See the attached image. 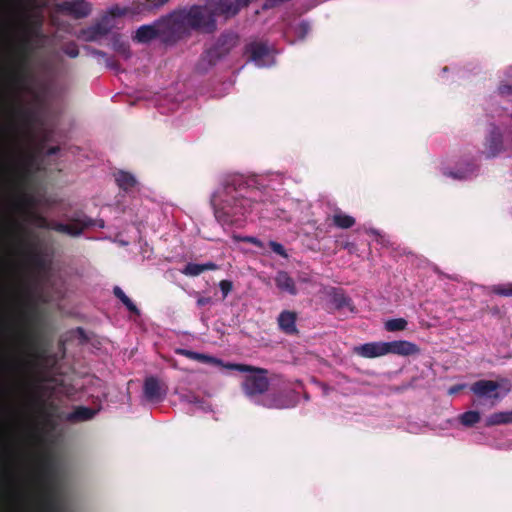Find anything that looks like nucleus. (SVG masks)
<instances>
[{
  "label": "nucleus",
  "mask_w": 512,
  "mask_h": 512,
  "mask_svg": "<svg viewBox=\"0 0 512 512\" xmlns=\"http://www.w3.org/2000/svg\"><path fill=\"white\" fill-rule=\"evenodd\" d=\"M59 151V147H51L47 150L48 155H55Z\"/></svg>",
  "instance_id": "48"
},
{
  "label": "nucleus",
  "mask_w": 512,
  "mask_h": 512,
  "mask_svg": "<svg viewBox=\"0 0 512 512\" xmlns=\"http://www.w3.org/2000/svg\"><path fill=\"white\" fill-rule=\"evenodd\" d=\"M113 293L115 297H117L131 313H134L136 315L140 314V311L137 308V306L132 302V300L124 293V291L119 286H115L113 288Z\"/></svg>",
  "instance_id": "29"
},
{
  "label": "nucleus",
  "mask_w": 512,
  "mask_h": 512,
  "mask_svg": "<svg viewBox=\"0 0 512 512\" xmlns=\"http://www.w3.org/2000/svg\"><path fill=\"white\" fill-rule=\"evenodd\" d=\"M492 291L495 294H498L501 296H512V284L495 285V286H493Z\"/></svg>",
  "instance_id": "36"
},
{
  "label": "nucleus",
  "mask_w": 512,
  "mask_h": 512,
  "mask_svg": "<svg viewBox=\"0 0 512 512\" xmlns=\"http://www.w3.org/2000/svg\"><path fill=\"white\" fill-rule=\"evenodd\" d=\"M131 16L149 15L160 9L156 0H137L130 5Z\"/></svg>",
  "instance_id": "21"
},
{
  "label": "nucleus",
  "mask_w": 512,
  "mask_h": 512,
  "mask_svg": "<svg viewBox=\"0 0 512 512\" xmlns=\"http://www.w3.org/2000/svg\"><path fill=\"white\" fill-rule=\"evenodd\" d=\"M509 387L501 391V385L493 380H478L470 385V391L476 396L475 406H485L489 409L496 406L509 392Z\"/></svg>",
  "instance_id": "5"
},
{
  "label": "nucleus",
  "mask_w": 512,
  "mask_h": 512,
  "mask_svg": "<svg viewBox=\"0 0 512 512\" xmlns=\"http://www.w3.org/2000/svg\"><path fill=\"white\" fill-rule=\"evenodd\" d=\"M112 27L113 25L109 16L105 15L95 26L90 29V32L92 33L91 39H95L98 36H104L108 34Z\"/></svg>",
  "instance_id": "27"
},
{
  "label": "nucleus",
  "mask_w": 512,
  "mask_h": 512,
  "mask_svg": "<svg viewBox=\"0 0 512 512\" xmlns=\"http://www.w3.org/2000/svg\"><path fill=\"white\" fill-rule=\"evenodd\" d=\"M246 53L249 54V60L259 68L270 67L275 63L274 50L263 42L249 43L246 46Z\"/></svg>",
  "instance_id": "10"
},
{
  "label": "nucleus",
  "mask_w": 512,
  "mask_h": 512,
  "mask_svg": "<svg viewBox=\"0 0 512 512\" xmlns=\"http://www.w3.org/2000/svg\"><path fill=\"white\" fill-rule=\"evenodd\" d=\"M115 181L125 191L133 190L138 184L133 174L122 170L115 173Z\"/></svg>",
  "instance_id": "23"
},
{
  "label": "nucleus",
  "mask_w": 512,
  "mask_h": 512,
  "mask_svg": "<svg viewBox=\"0 0 512 512\" xmlns=\"http://www.w3.org/2000/svg\"><path fill=\"white\" fill-rule=\"evenodd\" d=\"M63 51L70 58H76L79 55V49L75 43L65 45Z\"/></svg>",
  "instance_id": "38"
},
{
  "label": "nucleus",
  "mask_w": 512,
  "mask_h": 512,
  "mask_svg": "<svg viewBox=\"0 0 512 512\" xmlns=\"http://www.w3.org/2000/svg\"><path fill=\"white\" fill-rule=\"evenodd\" d=\"M333 301L337 308H343L349 305L350 299L342 294H335Z\"/></svg>",
  "instance_id": "39"
},
{
  "label": "nucleus",
  "mask_w": 512,
  "mask_h": 512,
  "mask_svg": "<svg viewBox=\"0 0 512 512\" xmlns=\"http://www.w3.org/2000/svg\"><path fill=\"white\" fill-rule=\"evenodd\" d=\"M57 8L75 19L87 17L92 10L91 4L86 0L64 1L58 4Z\"/></svg>",
  "instance_id": "14"
},
{
  "label": "nucleus",
  "mask_w": 512,
  "mask_h": 512,
  "mask_svg": "<svg viewBox=\"0 0 512 512\" xmlns=\"http://www.w3.org/2000/svg\"><path fill=\"white\" fill-rule=\"evenodd\" d=\"M333 224L341 229H348L355 224V219L342 212L340 209H336L332 216Z\"/></svg>",
  "instance_id": "26"
},
{
  "label": "nucleus",
  "mask_w": 512,
  "mask_h": 512,
  "mask_svg": "<svg viewBox=\"0 0 512 512\" xmlns=\"http://www.w3.org/2000/svg\"><path fill=\"white\" fill-rule=\"evenodd\" d=\"M477 170L478 166L475 164V162L468 160L459 163L455 170L448 167H442L441 173L444 176L450 177L454 180H468L476 175Z\"/></svg>",
  "instance_id": "15"
},
{
  "label": "nucleus",
  "mask_w": 512,
  "mask_h": 512,
  "mask_svg": "<svg viewBox=\"0 0 512 512\" xmlns=\"http://www.w3.org/2000/svg\"><path fill=\"white\" fill-rule=\"evenodd\" d=\"M181 272L186 276L195 277L202 274L204 271L202 264L190 262L183 268Z\"/></svg>",
  "instance_id": "34"
},
{
  "label": "nucleus",
  "mask_w": 512,
  "mask_h": 512,
  "mask_svg": "<svg viewBox=\"0 0 512 512\" xmlns=\"http://www.w3.org/2000/svg\"><path fill=\"white\" fill-rule=\"evenodd\" d=\"M367 232H368V233H370V234H372V235H374V236L379 237V239H378V240H379V242H380L382 245H386L385 237H384V236H382L378 230H376V229H372V228H371V229L367 230Z\"/></svg>",
  "instance_id": "44"
},
{
  "label": "nucleus",
  "mask_w": 512,
  "mask_h": 512,
  "mask_svg": "<svg viewBox=\"0 0 512 512\" xmlns=\"http://www.w3.org/2000/svg\"><path fill=\"white\" fill-rule=\"evenodd\" d=\"M243 241L251 243L258 248H264V243L256 237L247 236V237L243 238Z\"/></svg>",
  "instance_id": "42"
},
{
  "label": "nucleus",
  "mask_w": 512,
  "mask_h": 512,
  "mask_svg": "<svg viewBox=\"0 0 512 512\" xmlns=\"http://www.w3.org/2000/svg\"><path fill=\"white\" fill-rule=\"evenodd\" d=\"M193 295L197 297L196 303L198 307H203L212 303V299L210 297L201 296L198 292H194Z\"/></svg>",
  "instance_id": "41"
},
{
  "label": "nucleus",
  "mask_w": 512,
  "mask_h": 512,
  "mask_svg": "<svg viewBox=\"0 0 512 512\" xmlns=\"http://www.w3.org/2000/svg\"><path fill=\"white\" fill-rule=\"evenodd\" d=\"M298 402L294 391L267 393L261 398V406L269 409H287L295 407Z\"/></svg>",
  "instance_id": "11"
},
{
  "label": "nucleus",
  "mask_w": 512,
  "mask_h": 512,
  "mask_svg": "<svg viewBox=\"0 0 512 512\" xmlns=\"http://www.w3.org/2000/svg\"><path fill=\"white\" fill-rule=\"evenodd\" d=\"M113 49L119 53L124 59H128L131 56V51L128 43L121 41L118 37L114 38L112 43Z\"/></svg>",
  "instance_id": "32"
},
{
  "label": "nucleus",
  "mask_w": 512,
  "mask_h": 512,
  "mask_svg": "<svg viewBox=\"0 0 512 512\" xmlns=\"http://www.w3.org/2000/svg\"><path fill=\"white\" fill-rule=\"evenodd\" d=\"M349 246H354L353 244H350V243H346V247H349Z\"/></svg>",
  "instance_id": "52"
},
{
  "label": "nucleus",
  "mask_w": 512,
  "mask_h": 512,
  "mask_svg": "<svg viewBox=\"0 0 512 512\" xmlns=\"http://www.w3.org/2000/svg\"><path fill=\"white\" fill-rule=\"evenodd\" d=\"M464 388V385H455L449 388L448 393L450 395L457 394L461 389Z\"/></svg>",
  "instance_id": "47"
},
{
  "label": "nucleus",
  "mask_w": 512,
  "mask_h": 512,
  "mask_svg": "<svg viewBox=\"0 0 512 512\" xmlns=\"http://www.w3.org/2000/svg\"><path fill=\"white\" fill-rule=\"evenodd\" d=\"M219 288L222 292L223 299L228 296V294L231 292L233 285L232 282L229 280H222L219 283Z\"/></svg>",
  "instance_id": "40"
},
{
  "label": "nucleus",
  "mask_w": 512,
  "mask_h": 512,
  "mask_svg": "<svg viewBox=\"0 0 512 512\" xmlns=\"http://www.w3.org/2000/svg\"><path fill=\"white\" fill-rule=\"evenodd\" d=\"M238 42L237 35L233 33L222 34L217 43L207 50L201 57L197 70L200 73L206 72L211 66H213L220 58L226 55Z\"/></svg>",
  "instance_id": "8"
},
{
  "label": "nucleus",
  "mask_w": 512,
  "mask_h": 512,
  "mask_svg": "<svg viewBox=\"0 0 512 512\" xmlns=\"http://www.w3.org/2000/svg\"><path fill=\"white\" fill-rule=\"evenodd\" d=\"M256 180L241 174L227 175L211 196L214 216L222 226L241 227L260 202Z\"/></svg>",
  "instance_id": "1"
},
{
  "label": "nucleus",
  "mask_w": 512,
  "mask_h": 512,
  "mask_svg": "<svg viewBox=\"0 0 512 512\" xmlns=\"http://www.w3.org/2000/svg\"><path fill=\"white\" fill-rule=\"evenodd\" d=\"M354 352L364 358H376L387 355L386 342H369L354 347Z\"/></svg>",
  "instance_id": "17"
},
{
  "label": "nucleus",
  "mask_w": 512,
  "mask_h": 512,
  "mask_svg": "<svg viewBox=\"0 0 512 512\" xmlns=\"http://www.w3.org/2000/svg\"><path fill=\"white\" fill-rule=\"evenodd\" d=\"M510 423H512V410L493 413L485 420V425L488 427Z\"/></svg>",
  "instance_id": "25"
},
{
  "label": "nucleus",
  "mask_w": 512,
  "mask_h": 512,
  "mask_svg": "<svg viewBox=\"0 0 512 512\" xmlns=\"http://www.w3.org/2000/svg\"><path fill=\"white\" fill-rule=\"evenodd\" d=\"M168 387L155 376H148L143 383V397L151 403L162 402L167 395Z\"/></svg>",
  "instance_id": "12"
},
{
  "label": "nucleus",
  "mask_w": 512,
  "mask_h": 512,
  "mask_svg": "<svg viewBox=\"0 0 512 512\" xmlns=\"http://www.w3.org/2000/svg\"><path fill=\"white\" fill-rule=\"evenodd\" d=\"M203 266V271H209V270H216L218 269V265L215 264L214 262H206V263H203L202 264Z\"/></svg>",
  "instance_id": "45"
},
{
  "label": "nucleus",
  "mask_w": 512,
  "mask_h": 512,
  "mask_svg": "<svg viewBox=\"0 0 512 512\" xmlns=\"http://www.w3.org/2000/svg\"><path fill=\"white\" fill-rule=\"evenodd\" d=\"M505 74H506V77H507V79H506V80H512V67H509V68L506 70Z\"/></svg>",
  "instance_id": "49"
},
{
  "label": "nucleus",
  "mask_w": 512,
  "mask_h": 512,
  "mask_svg": "<svg viewBox=\"0 0 512 512\" xmlns=\"http://www.w3.org/2000/svg\"><path fill=\"white\" fill-rule=\"evenodd\" d=\"M104 60H105V64H106V66H107L109 69H112V70H115V71H117V70L119 69V67H118L117 63L114 61V59H113V58H111V57H109V56L107 55V57H105V59H104Z\"/></svg>",
  "instance_id": "43"
},
{
  "label": "nucleus",
  "mask_w": 512,
  "mask_h": 512,
  "mask_svg": "<svg viewBox=\"0 0 512 512\" xmlns=\"http://www.w3.org/2000/svg\"><path fill=\"white\" fill-rule=\"evenodd\" d=\"M174 43L191 35L193 31L212 33L216 30V19L203 5L178 8L166 15Z\"/></svg>",
  "instance_id": "2"
},
{
  "label": "nucleus",
  "mask_w": 512,
  "mask_h": 512,
  "mask_svg": "<svg viewBox=\"0 0 512 512\" xmlns=\"http://www.w3.org/2000/svg\"><path fill=\"white\" fill-rule=\"evenodd\" d=\"M276 287L289 295H296L297 288L294 279L286 271H278L274 277Z\"/></svg>",
  "instance_id": "19"
},
{
  "label": "nucleus",
  "mask_w": 512,
  "mask_h": 512,
  "mask_svg": "<svg viewBox=\"0 0 512 512\" xmlns=\"http://www.w3.org/2000/svg\"><path fill=\"white\" fill-rule=\"evenodd\" d=\"M175 352L178 355L185 356L189 359L196 360L198 362L213 364V365H217V366H221V367H225V365H226L222 360H220L216 357L198 353V352H194L191 350L179 348V349H176Z\"/></svg>",
  "instance_id": "20"
},
{
  "label": "nucleus",
  "mask_w": 512,
  "mask_h": 512,
  "mask_svg": "<svg viewBox=\"0 0 512 512\" xmlns=\"http://www.w3.org/2000/svg\"><path fill=\"white\" fill-rule=\"evenodd\" d=\"M385 329L389 332L402 331L407 327V321L404 318L390 319L385 322Z\"/></svg>",
  "instance_id": "31"
},
{
  "label": "nucleus",
  "mask_w": 512,
  "mask_h": 512,
  "mask_svg": "<svg viewBox=\"0 0 512 512\" xmlns=\"http://www.w3.org/2000/svg\"><path fill=\"white\" fill-rule=\"evenodd\" d=\"M126 15H131L130 6L121 7L119 5H113L108 9L107 16H109V18L111 19L114 17H121Z\"/></svg>",
  "instance_id": "33"
},
{
  "label": "nucleus",
  "mask_w": 512,
  "mask_h": 512,
  "mask_svg": "<svg viewBox=\"0 0 512 512\" xmlns=\"http://www.w3.org/2000/svg\"><path fill=\"white\" fill-rule=\"evenodd\" d=\"M252 0H205L203 7L206 11L216 16L224 15L225 17H231L236 15L242 8L246 7Z\"/></svg>",
  "instance_id": "9"
},
{
  "label": "nucleus",
  "mask_w": 512,
  "mask_h": 512,
  "mask_svg": "<svg viewBox=\"0 0 512 512\" xmlns=\"http://www.w3.org/2000/svg\"><path fill=\"white\" fill-rule=\"evenodd\" d=\"M156 38H159L165 44L174 43L166 15L154 21L152 24L140 26L133 37L138 43H149Z\"/></svg>",
  "instance_id": "7"
},
{
  "label": "nucleus",
  "mask_w": 512,
  "mask_h": 512,
  "mask_svg": "<svg viewBox=\"0 0 512 512\" xmlns=\"http://www.w3.org/2000/svg\"><path fill=\"white\" fill-rule=\"evenodd\" d=\"M224 368L248 373L242 382V389L252 402L260 405L261 398L267 394L269 388L266 372L261 369H253L248 365L235 363H227Z\"/></svg>",
  "instance_id": "4"
},
{
  "label": "nucleus",
  "mask_w": 512,
  "mask_h": 512,
  "mask_svg": "<svg viewBox=\"0 0 512 512\" xmlns=\"http://www.w3.org/2000/svg\"><path fill=\"white\" fill-rule=\"evenodd\" d=\"M33 506L36 512H73L72 504L59 497L53 487L46 485L40 488Z\"/></svg>",
  "instance_id": "6"
},
{
  "label": "nucleus",
  "mask_w": 512,
  "mask_h": 512,
  "mask_svg": "<svg viewBox=\"0 0 512 512\" xmlns=\"http://www.w3.org/2000/svg\"><path fill=\"white\" fill-rule=\"evenodd\" d=\"M66 223L56 220H48L43 216L35 217V225L38 228L53 230L71 237H79L85 229L97 227L103 229L105 221L101 218L93 219L82 211H75L66 216Z\"/></svg>",
  "instance_id": "3"
},
{
  "label": "nucleus",
  "mask_w": 512,
  "mask_h": 512,
  "mask_svg": "<svg viewBox=\"0 0 512 512\" xmlns=\"http://www.w3.org/2000/svg\"><path fill=\"white\" fill-rule=\"evenodd\" d=\"M170 0H156L158 6L161 8L166 5Z\"/></svg>",
  "instance_id": "50"
},
{
  "label": "nucleus",
  "mask_w": 512,
  "mask_h": 512,
  "mask_svg": "<svg viewBox=\"0 0 512 512\" xmlns=\"http://www.w3.org/2000/svg\"><path fill=\"white\" fill-rule=\"evenodd\" d=\"M90 53L94 57H98V58H102V59H105V57H107V55H108L106 52L97 50V49H92Z\"/></svg>",
  "instance_id": "46"
},
{
  "label": "nucleus",
  "mask_w": 512,
  "mask_h": 512,
  "mask_svg": "<svg viewBox=\"0 0 512 512\" xmlns=\"http://www.w3.org/2000/svg\"><path fill=\"white\" fill-rule=\"evenodd\" d=\"M34 35L39 38H44V35L41 33L39 29L34 30Z\"/></svg>",
  "instance_id": "51"
},
{
  "label": "nucleus",
  "mask_w": 512,
  "mask_h": 512,
  "mask_svg": "<svg viewBox=\"0 0 512 512\" xmlns=\"http://www.w3.org/2000/svg\"><path fill=\"white\" fill-rule=\"evenodd\" d=\"M268 245L269 247L271 248V250L276 253L277 255L283 257V258H287L288 255L286 253V250L284 248V246L276 241H269L268 242Z\"/></svg>",
  "instance_id": "37"
},
{
  "label": "nucleus",
  "mask_w": 512,
  "mask_h": 512,
  "mask_svg": "<svg viewBox=\"0 0 512 512\" xmlns=\"http://www.w3.org/2000/svg\"><path fill=\"white\" fill-rule=\"evenodd\" d=\"M387 354H395L399 356H410L420 353L419 347L407 340H395L386 342Z\"/></svg>",
  "instance_id": "16"
},
{
  "label": "nucleus",
  "mask_w": 512,
  "mask_h": 512,
  "mask_svg": "<svg viewBox=\"0 0 512 512\" xmlns=\"http://www.w3.org/2000/svg\"><path fill=\"white\" fill-rule=\"evenodd\" d=\"M480 413L478 411H467L459 415V422L465 427H472L480 421Z\"/></svg>",
  "instance_id": "30"
},
{
  "label": "nucleus",
  "mask_w": 512,
  "mask_h": 512,
  "mask_svg": "<svg viewBox=\"0 0 512 512\" xmlns=\"http://www.w3.org/2000/svg\"><path fill=\"white\" fill-rule=\"evenodd\" d=\"M504 150L503 134L498 126L491 123L488 127L484 141V151L486 158H494Z\"/></svg>",
  "instance_id": "13"
},
{
  "label": "nucleus",
  "mask_w": 512,
  "mask_h": 512,
  "mask_svg": "<svg viewBox=\"0 0 512 512\" xmlns=\"http://www.w3.org/2000/svg\"><path fill=\"white\" fill-rule=\"evenodd\" d=\"M498 94L502 97H512V80H502L498 86Z\"/></svg>",
  "instance_id": "35"
},
{
  "label": "nucleus",
  "mask_w": 512,
  "mask_h": 512,
  "mask_svg": "<svg viewBox=\"0 0 512 512\" xmlns=\"http://www.w3.org/2000/svg\"><path fill=\"white\" fill-rule=\"evenodd\" d=\"M311 30L310 24L307 21H301L298 24L292 26L290 31L294 34L295 40H291L290 43L295 41L304 40Z\"/></svg>",
  "instance_id": "28"
},
{
  "label": "nucleus",
  "mask_w": 512,
  "mask_h": 512,
  "mask_svg": "<svg viewBox=\"0 0 512 512\" xmlns=\"http://www.w3.org/2000/svg\"><path fill=\"white\" fill-rule=\"evenodd\" d=\"M179 399L181 402L192 405L191 408L188 409V412L194 413L197 410L208 411L210 410L209 405L202 399H199L197 396L190 392L180 393Z\"/></svg>",
  "instance_id": "22"
},
{
  "label": "nucleus",
  "mask_w": 512,
  "mask_h": 512,
  "mask_svg": "<svg viewBox=\"0 0 512 512\" xmlns=\"http://www.w3.org/2000/svg\"><path fill=\"white\" fill-rule=\"evenodd\" d=\"M98 410L89 407L79 406L72 413L67 416L71 422H81L92 419Z\"/></svg>",
  "instance_id": "24"
},
{
  "label": "nucleus",
  "mask_w": 512,
  "mask_h": 512,
  "mask_svg": "<svg viewBox=\"0 0 512 512\" xmlns=\"http://www.w3.org/2000/svg\"><path fill=\"white\" fill-rule=\"evenodd\" d=\"M296 319L297 314L295 312L284 310L279 314L277 318V323L281 331H283L286 334L292 335L297 332Z\"/></svg>",
  "instance_id": "18"
}]
</instances>
